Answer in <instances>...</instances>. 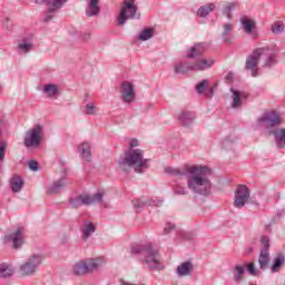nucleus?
<instances>
[{
	"instance_id": "9d476101",
	"label": "nucleus",
	"mask_w": 285,
	"mask_h": 285,
	"mask_svg": "<svg viewBox=\"0 0 285 285\" xmlns=\"http://www.w3.org/2000/svg\"><path fill=\"white\" fill-rule=\"evenodd\" d=\"M120 99L124 104H135L137 95L135 94V83L125 80L119 88Z\"/></svg>"
},
{
	"instance_id": "393cba45",
	"label": "nucleus",
	"mask_w": 285,
	"mask_h": 285,
	"mask_svg": "<svg viewBox=\"0 0 285 285\" xmlns=\"http://www.w3.org/2000/svg\"><path fill=\"white\" fill-rule=\"evenodd\" d=\"M178 121H180L183 126H191L193 121H195V114L190 111H181L178 115Z\"/></svg>"
},
{
	"instance_id": "a18cd8bd",
	"label": "nucleus",
	"mask_w": 285,
	"mask_h": 285,
	"mask_svg": "<svg viewBox=\"0 0 285 285\" xmlns=\"http://www.w3.org/2000/svg\"><path fill=\"white\" fill-rule=\"evenodd\" d=\"M86 115H95L97 112V107L92 102H89L85 107Z\"/></svg>"
},
{
	"instance_id": "7c9ffc66",
	"label": "nucleus",
	"mask_w": 285,
	"mask_h": 285,
	"mask_svg": "<svg viewBox=\"0 0 285 285\" xmlns=\"http://www.w3.org/2000/svg\"><path fill=\"white\" fill-rule=\"evenodd\" d=\"M222 148L224 150H235L237 148V139L235 137H226L222 140Z\"/></svg>"
},
{
	"instance_id": "cd10ccee",
	"label": "nucleus",
	"mask_w": 285,
	"mask_h": 285,
	"mask_svg": "<svg viewBox=\"0 0 285 285\" xmlns=\"http://www.w3.org/2000/svg\"><path fill=\"white\" fill-rule=\"evenodd\" d=\"M23 178L19 177V176H13L10 179V188L12 190V193H21L22 188H23Z\"/></svg>"
},
{
	"instance_id": "0eeeda50",
	"label": "nucleus",
	"mask_w": 285,
	"mask_h": 285,
	"mask_svg": "<svg viewBox=\"0 0 285 285\" xmlns=\"http://www.w3.org/2000/svg\"><path fill=\"white\" fill-rule=\"evenodd\" d=\"M104 266V258H89L85 261H79L73 265L72 273L73 275H88V273H95Z\"/></svg>"
},
{
	"instance_id": "c756f323",
	"label": "nucleus",
	"mask_w": 285,
	"mask_h": 285,
	"mask_svg": "<svg viewBox=\"0 0 285 285\" xmlns=\"http://www.w3.org/2000/svg\"><path fill=\"white\" fill-rule=\"evenodd\" d=\"M232 108H240L242 106V97H244L243 94H240L239 90L232 88Z\"/></svg>"
},
{
	"instance_id": "49530a36",
	"label": "nucleus",
	"mask_w": 285,
	"mask_h": 285,
	"mask_svg": "<svg viewBox=\"0 0 285 285\" xmlns=\"http://www.w3.org/2000/svg\"><path fill=\"white\" fill-rule=\"evenodd\" d=\"M219 86L217 82L214 83L213 87H208L207 90L205 91V96L208 97L209 99H213V95H215V90Z\"/></svg>"
},
{
	"instance_id": "412c9836",
	"label": "nucleus",
	"mask_w": 285,
	"mask_h": 285,
	"mask_svg": "<svg viewBox=\"0 0 285 285\" xmlns=\"http://www.w3.org/2000/svg\"><path fill=\"white\" fill-rule=\"evenodd\" d=\"M176 75H187V72H195V62H180L174 68Z\"/></svg>"
},
{
	"instance_id": "b1692460",
	"label": "nucleus",
	"mask_w": 285,
	"mask_h": 285,
	"mask_svg": "<svg viewBox=\"0 0 285 285\" xmlns=\"http://www.w3.org/2000/svg\"><path fill=\"white\" fill-rule=\"evenodd\" d=\"M240 23L246 35H253V30L255 29V26H256L255 20H252L248 17H242Z\"/></svg>"
},
{
	"instance_id": "dca6fc26",
	"label": "nucleus",
	"mask_w": 285,
	"mask_h": 285,
	"mask_svg": "<svg viewBox=\"0 0 285 285\" xmlns=\"http://www.w3.org/2000/svg\"><path fill=\"white\" fill-rule=\"evenodd\" d=\"M18 49L20 52H23V55L32 52V50H35V36L32 33L23 36L18 42Z\"/></svg>"
},
{
	"instance_id": "ea45409f",
	"label": "nucleus",
	"mask_w": 285,
	"mask_h": 285,
	"mask_svg": "<svg viewBox=\"0 0 285 285\" xmlns=\"http://www.w3.org/2000/svg\"><path fill=\"white\" fill-rule=\"evenodd\" d=\"M273 35H282L284 33L285 27L282 22H274L271 27Z\"/></svg>"
},
{
	"instance_id": "09e8293b",
	"label": "nucleus",
	"mask_w": 285,
	"mask_h": 285,
	"mask_svg": "<svg viewBox=\"0 0 285 285\" xmlns=\"http://www.w3.org/2000/svg\"><path fill=\"white\" fill-rule=\"evenodd\" d=\"M147 206H161V204H164V200L159 199V198H150L147 200Z\"/></svg>"
},
{
	"instance_id": "39448f33",
	"label": "nucleus",
	"mask_w": 285,
	"mask_h": 285,
	"mask_svg": "<svg viewBox=\"0 0 285 285\" xmlns=\"http://www.w3.org/2000/svg\"><path fill=\"white\" fill-rule=\"evenodd\" d=\"M43 264V257L39 254L29 256L19 265L18 272L20 277H35L39 273V268Z\"/></svg>"
},
{
	"instance_id": "79ce46f5",
	"label": "nucleus",
	"mask_w": 285,
	"mask_h": 285,
	"mask_svg": "<svg viewBox=\"0 0 285 285\" xmlns=\"http://www.w3.org/2000/svg\"><path fill=\"white\" fill-rule=\"evenodd\" d=\"M8 148V141L2 140L0 141V161L6 159V150Z\"/></svg>"
},
{
	"instance_id": "aec40b11",
	"label": "nucleus",
	"mask_w": 285,
	"mask_h": 285,
	"mask_svg": "<svg viewBox=\"0 0 285 285\" xmlns=\"http://www.w3.org/2000/svg\"><path fill=\"white\" fill-rule=\"evenodd\" d=\"M68 186V177L62 176L58 180H55L49 187V193L57 194Z\"/></svg>"
},
{
	"instance_id": "9b49d317",
	"label": "nucleus",
	"mask_w": 285,
	"mask_h": 285,
	"mask_svg": "<svg viewBox=\"0 0 285 285\" xmlns=\"http://www.w3.org/2000/svg\"><path fill=\"white\" fill-rule=\"evenodd\" d=\"M257 124L261 128L271 130V128H275V126H279V124H282V118H279V114L269 111L259 117L257 119Z\"/></svg>"
},
{
	"instance_id": "58836bf2",
	"label": "nucleus",
	"mask_w": 285,
	"mask_h": 285,
	"mask_svg": "<svg viewBox=\"0 0 285 285\" xmlns=\"http://www.w3.org/2000/svg\"><path fill=\"white\" fill-rule=\"evenodd\" d=\"M95 230L96 228H95V225H92V223L85 225L82 229V238L88 239V237H90V235H92Z\"/></svg>"
},
{
	"instance_id": "a19ab883",
	"label": "nucleus",
	"mask_w": 285,
	"mask_h": 285,
	"mask_svg": "<svg viewBox=\"0 0 285 285\" xmlns=\"http://www.w3.org/2000/svg\"><path fill=\"white\" fill-rule=\"evenodd\" d=\"M208 83H209L208 79H204L200 82H198L196 85V92L198 95H203V92H206V90L208 88Z\"/></svg>"
},
{
	"instance_id": "473e14b6",
	"label": "nucleus",
	"mask_w": 285,
	"mask_h": 285,
	"mask_svg": "<svg viewBox=\"0 0 285 285\" xmlns=\"http://www.w3.org/2000/svg\"><path fill=\"white\" fill-rule=\"evenodd\" d=\"M232 30L233 26H230V23H225L223 26L222 39L224 43H233V37H230Z\"/></svg>"
},
{
	"instance_id": "2f4dec72",
	"label": "nucleus",
	"mask_w": 285,
	"mask_h": 285,
	"mask_svg": "<svg viewBox=\"0 0 285 285\" xmlns=\"http://www.w3.org/2000/svg\"><path fill=\"white\" fill-rule=\"evenodd\" d=\"M42 92L49 98L57 97L59 87H57L55 83H48L43 86Z\"/></svg>"
},
{
	"instance_id": "de8ad7c7",
	"label": "nucleus",
	"mask_w": 285,
	"mask_h": 285,
	"mask_svg": "<svg viewBox=\"0 0 285 285\" xmlns=\"http://www.w3.org/2000/svg\"><path fill=\"white\" fill-rule=\"evenodd\" d=\"M247 273H249V275H253V276L259 275V271L255 268V263H249L247 265Z\"/></svg>"
},
{
	"instance_id": "423d86ee",
	"label": "nucleus",
	"mask_w": 285,
	"mask_h": 285,
	"mask_svg": "<svg viewBox=\"0 0 285 285\" xmlns=\"http://www.w3.org/2000/svg\"><path fill=\"white\" fill-rule=\"evenodd\" d=\"M142 257L144 264H146L151 271H164V265L161 264V258L159 256V248L154 246L153 243H147Z\"/></svg>"
},
{
	"instance_id": "4468645a",
	"label": "nucleus",
	"mask_w": 285,
	"mask_h": 285,
	"mask_svg": "<svg viewBox=\"0 0 285 285\" xmlns=\"http://www.w3.org/2000/svg\"><path fill=\"white\" fill-rule=\"evenodd\" d=\"M4 244H11L12 248L14 250H19L21 246H23V232L21 228L16 229L9 235L4 236Z\"/></svg>"
},
{
	"instance_id": "f704fd0d",
	"label": "nucleus",
	"mask_w": 285,
	"mask_h": 285,
	"mask_svg": "<svg viewBox=\"0 0 285 285\" xmlns=\"http://www.w3.org/2000/svg\"><path fill=\"white\" fill-rule=\"evenodd\" d=\"M213 10H215L214 3L205 4L198 9L197 16L200 18L208 17Z\"/></svg>"
},
{
	"instance_id": "5701e85b",
	"label": "nucleus",
	"mask_w": 285,
	"mask_h": 285,
	"mask_svg": "<svg viewBox=\"0 0 285 285\" xmlns=\"http://www.w3.org/2000/svg\"><path fill=\"white\" fill-rule=\"evenodd\" d=\"M78 151L80 153L83 161H91L92 153L90 151V144H88V142L80 144L78 146Z\"/></svg>"
},
{
	"instance_id": "4d7b16f0",
	"label": "nucleus",
	"mask_w": 285,
	"mask_h": 285,
	"mask_svg": "<svg viewBox=\"0 0 285 285\" xmlns=\"http://www.w3.org/2000/svg\"><path fill=\"white\" fill-rule=\"evenodd\" d=\"M250 285H257V284H250Z\"/></svg>"
},
{
	"instance_id": "2eb2a0df",
	"label": "nucleus",
	"mask_w": 285,
	"mask_h": 285,
	"mask_svg": "<svg viewBox=\"0 0 285 285\" xmlns=\"http://www.w3.org/2000/svg\"><path fill=\"white\" fill-rule=\"evenodd\" d=\"M67 1L68 0H49L48 1V11L45 14L43 21L46 23L52 21V19H55V14H57L58 10H61V8H63V4Z\"/></svg>"
},
{
	"instance_id": "6ab92c4d",
	"label": "nucleus",
	"mask_w": 285,
	"mask_h": 285,
	"mask_svg": "<svg viewBox=\"0 0 285 285\" xmlns=\"http://www.w3.org/2000/svg\"><path fill=\"white\" fill-rule=\"evenodd\" d=\"M205 50H206V45L203 42H198L187 51L186 58L195 59V57H202Z\"/></svg>"
},
{
	"instance_id": "20e7f679",
	"label": "nucleus",
	"mask_w": 285,
	"mask_h": 285,
	"mask_svg": "<svg viewBox=\"0 0 285 285\" xmlns=\"http://www.w3.org/2000/svg\"><path fill=\"white\" fill-rule=\"evenodd\" d=\"M106 191H97L92 196L90 195H79L69 199L71 208H81V206H92L95 204H100L104 208H110V204L104 200Z\"/></svg>"
},
{
	"instance_id": "72a5a7b5",
	"label": "nucleus",
	"mask_w": 285,
	"mask_h": 285,
	"mask_svg": "<svg viewBox=\"0 0 285 285\" xmlns=\"http://www.w3.org/2000/svg\"><path fill=\"white\" fill-rule=\"evenodd\" d=\"M284 262H285L284 255H277L274 258L273 265L271 266L272 273H279V271H282V266H284Z\"/></svg>"
},
{
	"instance_id": "864d4df0",
	"label": "nucleus",
	"mask_w": 285,
	"mask_h": 285,
	"mask_svg": "<svg viewBox=\"0 0 285 285\" xmlns=\"http://www.w3.org/2000/svg\"><path fill=\"white\" fill-rule=\"evenodd\" d=\"M90 37H91L90 32L82 33L83 41H89Z\"/></svg>"
},
{
	"instance_id": "c9c22d12",
	"label": "nucleus",
	"mask_w": 285,
	"mask_h": 285,
	"mask_svg": "<svg viewBox=\"0 0 285 285\" xmlns=\"http://www.w3.org/2000/svg\"><path fill=\"white\" fill-rule=\"evenodd\" d=\"M153 37H155V29L146 28L139 33L138 39L139 41H148Z\"/></svg>"
},
{
	"instance_id": "603ef678",
	"label": "nucleus",
	"mask_w": 285,
	"mask_h": 285,
	"mask_svg": "<svg viewBox=\"0 0 285 285\" xmlns=\"http://www.w3.org/2000/svg\"><path fill=\"white\" fill-rule=\"evenodd\" d=\"M70 239V236H68V234H63L60 238H59V243L62 245V246H66V244H68Z\"/></svg>"
},
{
	"instance_id": "c85d7f7f",
	"label": "nucleus",
	"mask_w": 285,
	"mask_h": 285,
	"mask_svg": "<svg viewBox=\"0 0 285 285\" xmlns=\"http://www.w3.org/2000/svg\"><path fill=\"white\" fill-rule=\"evenodd\" d=\"M234 282L240 284L244 279V273H246V265H235L233 268Z\"/></svg>"
},
{
	"instance_id": "f3484780",
	"label": "nucleus",
	"mask_w": 285,
	"mask_h": 285,
	"mask_svg": "<svg viewBox=\"0 0 285 285\" xmlns=\"http://www.w3.org/2000/svg\"><path fill=\"white\" fill-rule=\"evenodd\" d=\"M100 1L101 0H87L85 8L86 17H99V14H101Z\"/></svg>"
},
{
	"instance_id": "f03ea898",
	"label": "nucleus",
	"mask_w": 285,
	"mask_h": 285,
	"mask_svg": "<svg viewBox=\"0 0 285 285\" xmlns=\"http://www.w3.org/2000/svg\"><path fill=\"white\" fill-rule=\"evenodd\" d=\"M137 146H139V140L132 139L129 149L117 160L118 168L124 173H130L134 168L135 173L144 175L150 168V159L144 158V149H137Z\"/></svg>"
},
{
	"instance_id": "4c0bfd02",
	"label": "nucleus",
	"mask_w": 285,
	"mask_h": 285,
	"mask_svg": "<svg viewBox=\"0 0 285 285\" xmlns=\"http://www.w3.org/2000/svg\"><path fill=\"white\" fill-rule=\"evenodd\" d=\"M235 8H237V3L235 2L227 3V6L223 9L224 17H226L227 19H233V14L230 12H233Z\"/></svg>"
},
{
	"instance_id": "ddd939ff",
	"label": "nucleus",
	"mask_w": 285,
	"mask_h": 285,
	"mask_svg": "<svg viewBox=\"0 0 285 285\" xmlns=\"http://www.w3.org/2000/svg\"><path fill=\"white\" fill-rule=\"evenodd\" d=\"M250 199V193L248 191V187L245 185H239L235 193L234 206L235 208H244L246 204Z\"/></svg>"
},
{
	"instance_id": "8fccbe9b",
	"label": "nucleus",
	"mask_w": 285,
	"mask_h": 285,
	"mask_svg": "<svg viewBox=\"0 0 285 285\" xmlns=\"http://www.w3.org/2000/svg\"><path fill=\"white\" fill-rule=\"evenodd\" d=\"M28 166H29L30 170H33L35 173H37V170H39V163H37V160H29Z\"/></svg>"
},
{
	"instance_id": "f257e3e1",
	"label": "nucleus",
	"mask_w": 285,
	"mask_h": 285,
	"mask_svg": "<svg viewBox=\"0 0 285 285\" xmlns=\"http://www.w3.org/2000/svg\"><path fill=\"white\" fill-rule=\"evenodd\" d=\"M165 173L174 177H187V188L194 195L208 197L213 190V181H210L213 169L204 165H186L183 169L167 167Z\"/></svg>"
},
{
	"instance_id": "c03bdc74",
	"label": "nucleus",
	"mask_w": 285,
	"mask_h": 285,
	"mask_svg": "<svg viewBox=\"0 0 285 285\" xmlns=\"http://www.w3.org/2000/svg\"><path fill=\"white\" fill-rule=\"evenodd\" d=\"M188 187H184V186H177L174 189V195H181V196H186L188 195Z\"/></svg>"
},
{
	"instance_id": "5fc2aeb1",
	"label": "nucleus",
	"mask_w": 285,
	"mask_h": 285,
	"mask_svg": "<svg viewBox=\"0 0 285 285\" xmlns=\"http://www.w3.org/2000/svg\"><path fill=\"white\" fill-rule=\"evenodd\" d=\"M48 1L50 0H35V3H38V4L46 3L48 7Z\"/></svg>"
},
{
	"instance_id": "a878e982",
	"label": "nucleus",
	"mask_w": 285,
	"mask_h": 285,
	"mask_svg": "<svg viewBox=\"0 0 285 285\" xmlns=\"http://www.w3.org/2000/svg\"><path fill=\"white\" fill-rule=\"evenodd\" d=\"M14 275V267L10 264H0V278L8 279Z\"/></svg>"
},
{
	"instance_id": "37998d69",
	"label": "nucleus",
	"mask_w": 285,
	"mask_h": 285,
	"mask_svg": "<svg viewBox=\"0 0 285 285\" xmlns=\"http://www.w3.org/2000/svg\"><path fill=\"white\" fill-rule=\"evenodd\" d=\"M148 200L141 202L139 199H135L132 202L134 207L136 208V210H144V208H146V206H148Z\"/></svg>"
},
{
	"instance_id": "3c124183",
	"label": "nucleus",
	"mask_w": 285,
	"mask_h": 285,
	"mask_svg": "<svg viewBox=\"0 0 285 285\" xmlns=\"http://www.w3.org/2000/svg\"><path fill=\"white\" fill-rule=\"evenodd\" d=\"M174 228H175V224H173V223H167V224L165 225V228H164L165 235H168Z\"/></svg>"
},
{
	"instance_id": "f8f14e48",
	"label": "nucleus",
	"mask_w": 285,
	"mask_h": 285,
	"mask_svg": "<svg viewBox=\"0 0 285 285\" xmlns=\"http://www.w3.org/2000/svg\"><path fill=\"white\" fill-rule=\"evenodd\" d=\"M261 242L264 247L261 250L258 264L261 271H266V268H268V264H271V257L268 254V248H271V239L268 238V236H263Z\"/></svg>"
},
{
	"instance_id": "e433bc0d",
	"label": "nucleus",
	"mask_w": 285,
	"mask_h": 285,
	"mask_svg": "<svg viewBox=\"0 0 285 285\" xmlns=\"http://www.w3.org/2000/svg\"><path fill=\"white\" fill-rule=\"evenodd\" d=\"M148 247V244L141 245V244H132L131 245V254L132 255H145L146 254V248Z\"/></svg>"
},
{
	"instance_id": "6e6d98bb",
	"label": "nucleus",
	"mask_w": 285,
	"mask_h": 285,
	"mask_svg": "<svg viewBox=\"0 0 285 285\" xmlns=\"http://www.w3.org/2000/svg\"><path fill=\"white\" fill-rule=\"evenodd\" d=\"M226 80H227V81H233V72H229V73L226 76Z\"/></svg>"
},
{
	"instance_id": "1a4fd4ad",
	"label": "nucleus",
	"mask_w": 285,
	"mask_h": 285,
	"mask_svg": "<svg viewBox=\"0 0 285 285\" xmlns=\"http://www.w3.org/2000/svg\"><path fill=\"white\" fill-rule=\"evenodd\" d=\"M138 7L135 4V0H124L118 14V24L126 26V21L136 19Z\"/></svg>"
},
{
	"instance_id": "7ed1b4c3",
	"label": "nucleus",
	"mask_w": 285,
	"mask_h": 285,
	"mask_svg": "<svg viewBox=\"0 0 285 285\" xmlns=\"http://www.w3.org/2000/svg\"><path fill=\"white\" fill-rule=\"evenodd\" d=\"M259 60L263 61L265 68H273L277 63V50L265 46L253 50L245 61V70H250L252 77H257L259 70Z\"/></svg>"
},
{
	"instance_id": "6e6552de",
	"label": "nucleus",
	"mask_w": 285,
	"mask_h": 285,
	"mask_svg": "<svg viewBox=\"0 0 285 285\" xmlns=\"http://www.w3.org/2000/svg\"><path fill=\"white\" fill-rule=\"evenodd\" d=\"M42 139L43 127L40 124H38L28 131H26L23 137V146L26 148H39V146H41Z\"/></svg>"
},
{
	"instance_id": "a211bd4d",
	"label": "nucleus",
	"mask_w": 285,
	"mask_h": 285,
	"mask_svg": "<svg viewBox=\"0 0 285 285\" xmlns=\"http://www.w3.org/2000/svg\"><path fill=\"white\" fill-rule=\"evenodd\" d=\"M215 66L214 58H202L194 62L195 72H204V70H210Z\"/></svg>"
},
{
	"instance_id": "4be33fe9",
	"label": "nucleus",
	"mask_w": 285,
	"mask_h": 285,
	"mask_svg": "<svg viewBox=\"0 0 285 285\" xmlns=\"http://www.w3.org/2000/svg\"><path fill=\"white\" fill-rule=\"evenodd\" d=\"M193 271V263L185 262L177 266L176 273L178 277H188Z\"/></svg>"
},
{
	"instance_id": "bb28decb",
	"label": "nucleus",
	"mask_w": 285,
	"mask_h": 285,
	"mask_svg": "<svg viewBox=\"0 0 285 285\" xmlns=\"http://www.w3.org/2000/svg\"><path fill=\"white\" fill-rule=\"evenodd\" d=\"M274 135L277 148H285V128L272 131Z\"/></svg>"
}]
</instances>
